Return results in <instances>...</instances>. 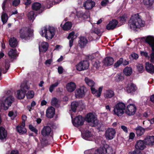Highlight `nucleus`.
<instances>
[{"instance_id": "nucleus-1", "label": "nucleus", "mask_w": 154, "mask_h": 154, "mask_svg": "<svg viewBox=\"0 0 154 154\" xmlns=\"http://www.w3.org/2000/svg\"><path fill=\"white\" fill-rule=\"evenodd\" d=\"M130 28L135 30L144 26V21L141 18L138 14L133 15L129 20Z\"/></svg>"}, {"instance_id": "nucleus-2", "label": "nucleus", "mask_w": 154, "mask_h": 154, "mask_svg": "<svg viewBox=\"0 0 154 154\" xmlns=\"http://www.w3.org/2000/svg\"><path fill=\"white\" fill-rule=\"evenodd\" d=\"M56 33L55 29L53 27L49 26H45L42 28L40 34L42 36L44 37L48 40L51 39L54 37Z\"/></svg>"}, {"instance_id": "nucleus-3", "label": "nucleus", "mask_w": 154, "mask_h": 154, "mask_svg": "<svg viewBox=\"0 0 154 154\" xmlns=\"http://www.w3.org/2000/svg\"><path fill=\"white\" fill-rule=\"evenodd\" d=\"M19 33L21 38L27 40L33 36V32L30 28L24 27L20 29Z\"/></svg>"}, {"instance_id": "nucleus-4", "label": "nucleus", "mask_w": 154, "mask_h": 154, "mask_svg": "<svg viewBox=\"0 0 154 154\" xmlns=\"http://www.w3.org/2000/svg\"><path fill=\"white\" fill-rule=\"evenodd\" d=\"M113 152L112 148L105 143L99 149L95 151L94 154H113Z\"/></svg>"}, {"instance_id": "nucleus-5", "label": "nucleus", "mask_w": 154, "mask_h": 154, "mask_svg": "<svg viewBox=\"0 0 154 154\" xmlns=\"http://www.w3.org/2000/svg\"><path fill=\"white\" fill-rule=\"evenodd\" d=\"M125 104L122 102H119L114 107V114L118 116H121L125 113Z\"/></svg>"}, {"instance_id": "nucleus-6", "label": "nucleus", "mask_w": 154, "mask_h": 154, "mask_svg": "<svg viewBox=\"0 0 154 154\" xmlns=\"http://www.w3.org/2000/svg\"><path fill=\"white\" fill-rule=\"evenodd\" d=\"M20 0H5L2 3V8L3 11H5L6 8H9L11 6L12 4L13 6H17L20 3Z\"/></svg>"}, {"instance_id": "nucleus-7", "label": "nucleus", "mask_w": 154, "mask_h": 154, "mask_svg": "<svg viewBox=\"0 0 154 154\" xmlns=\"http://www.w3.org/2000/svg\"><path fill=\"white\" fill-rule=\"evenodd\" d=\"M89 63L88 60H82L79 62L76 66V68L77 71H80L88 69Z\"/></svg>"}, {"instance_id": "nucleus-8", "label": "nucleus", "mask_w": 154, "mask_h": 154, "mask_svg": "<svg viewBox=\"0 0 154 154\" xmlns=\"http://www.w3.org/2000/svg\"><path fill=\"white\" fill-rule=\"evenodd\" d=\"M116 131L115 129L112 128H108L105 132V136L108 140H111L115 136Z\"/></svg>"}, {"instance_id": "nucleus-9", "label": "nucleus", "mask_w": 154, "mask_h": 154, "mask_svg": "<svg viewBox=\"0 0 154 154\" xmlns=\"http://www.w3.org/2000/svg\"><path fill=\"white\" fill-rule=\"evenodd\" d=\"M136 109V107L134 104H130L127 107L125 113L129 116L134 115L135 113Z\"/></svg>"}, {"instance_id": "nucleus-10", "label": "nucleus", "mask_w": 154, "mask_h": 154, "mask_svg": "<svg viewBox=\"0 0 154 154\" xmlns=\"http://www.w3.org/2000/svg\"><path fill=\"white\" fill-rule=\"evenodd\" d=\"M86 91V88L84 86H82L76 89L75 92L76 97L79 98H81L84 97Z\"/></svg>"}, {"instance_id": "nucleus-11", "label": "nucleus", "mask_w": 154, "mask_h": 154, "mask_svg": "<svg viewBox=\"0 0 154 154\" xmlns=\"http://www.w3.org/2000/svg\"><path fill=\"white\" fill-rule=\"evenodd\" d=\"M97 118L92 113L90 112L87 114L85 117V120L89 123H91V125H92L94 123H96L97 121Z\"/></svg>"}, {"instance_id": "nucleus-12", "label": "nucleus", "mask_w": 154, "mask_h": 154, "mask_svg": "<svg viewBox=\"0 0 154 154\" xmlns=\"http://www.w3.org/2000/svg\"><path fill=\"white\" fill-rule=\"evenodd\" d=\"M84 122V119L82 116H78L76 117L74 121H72L73 125L75 127H78L82 125Z\"/></svg>"}, {"instance_id": "nucleus-13", "label": "nucleus", "mask_w": 154, "mask_h": 154, "mask_svg": "<svg viewBox=\"0 0 154 154\" xmlns=\"http://www.w3.org/2000/svg\"><path fill=\"white\" fill-rule=\"evenodd\" d=\"M145 41L151 47L152 52H154V37L152 36H148L146 38Z\"/></svg>"}, {"instance_id": "nucleus-14", "label": "nucleus", "mask_w": 154, "mask_h": 154, "mask_svg": "<svg viewBox=\"0 0 154 154\" xmlns=\"http://www.w3.org/2000/svg\"><path fill=\"white\" fill-rule=\"evenodd\" d=\"M55 114V109L52 106L49 107L46 111V116L48 118L51 119L53 117Z\"/></svg>"}, {"instance_id": "nucleus-15", "label": "nucleus", "mask_w": 154, "mask_h": 154, "mask_svg": "<svg viewBox=\"0 0 154 154\" xmlns=\"http://www.w3.org/2000/svg\"><path fill=\"white\" fill-rule=\"evenodd\" d=\"M118 21L116 20H112L106 25V29L108 30H112L116 28L118 24Z\"/></svg>"}, {"instance_id": "nucleus-16", "label": "nucleus", "mask_w": 154, "mask_h": 154, "mask_svg": "<svg viewBox=\"0 0 154 154\" xmlns=\"http://www.w3.org/2000/svg\"><path fill=\"white\" fill-rule=\"evenodd\" d=\"M7 136V132L5 128L2 126H0V140L4 142L5 141Z\"/></svg>"}, {"instance_id": "nucleus-17", "label": "nucleus", "mask_w": 154, "mask_h": 154, "mask_svg": "<svg viewBox=\"0 0 154 154\" xmlns=\"http://www.w3.org/2000/svg\"><path fill=\"white\" fill-rule=\"evenodd\" d=\"M145 145L144 140H139L136 142L135 147L136 149L140 150H143L146 147Z\"/></svg>"}, {"instance_id": "nucleus-18", "label": "nucleus", "mask_w": 154, "mask_h": 154, "mask_svg": "<svg viewBox=\"0 0 154 154\" xmlns=\"http://www.w3.org/2000/svg\"><path fill=\"white\" fill-rule=\"evenodd\" d=\"M137 87L136 85L133 83L128 84L126 88V90L128 93L133 94L136 91Z\"/></svg>"}, {"instance_id": "nucleus-19", "label": "nucleus", "mask_w": 154, "mask_h": 154, "mask_svg": "<svg viewBox=\"0 0 154 154\" xmlns=\"http://www.w3.org/2000/svg\"><path fill=\"white\" fill-rule=\"evenodd\" d=\"M146 145L153 146L154 145V136H147L144 140Z\"/></svg>"}, {"instance_id": "nucleus-20", "label": "nucleus", "mask_w": 154, "mask_h": 154, "mask_svg": "<svg viewBox=\"0 0 154 154\" xmlns=\"http://www.w3.org/2000/svg\"><path fill=\"white\" fill-rule=\"evenodd\" d=\"M51 128L48 126L47 125L43 127L42 129L41 133L44 137L49 136L51 132Z\"/></svg>"}, {"instance_id": "nucleus-21", "label": "nucleus", "mask_w": 154, "mask_h": 154, "mask_svg": "<svg viewBox=\"0 0 154 154\" xmlns=\"http://www.w3.org/2000/svg\"><path fill=\"white\" fill-rule=\"evenodd\" d=\"M145 68L146 71L151 74L154 73V66L152 64L149 62L145 63Z\"/></svg>"}, {"instance_id": "nucleus-22", "label": "nucleus", "mask_w": 154, "mask_h": 154, "mask_svg": "<svg viewBox=\"0 0 154 154\" xmlns=\"http://www.w3.org/2000/svg\"><path fill=\"white\" fill-rule=\"evenodd\" d=\"M25 122L21 125H18L16 127L17 131L21 134H23L26 133L27 130L25 128Z\"/></svg>"}, {"instance_id": "nucleus-23", "label": "nucleus", "mask_w": 154, "mask_h": 154, "mask_svg": "<svg viewBox=\"0 0 154 154\" xmlns=\"http://www.w3.org/2000/svg\"><path fill=\"white\" fill-rule=\"evenodd\" d=\"M95 5V2L92 0H88L83 4L84 7L85 9L88 10L92 9Z\"/></svg>"}, {"instance_id": "nucleus-24", "label": "nucleus", "mask_w": 154, "mask_h": 154, "mask_svg": "<svg viewBox=\"0 0 154 154\" xmlns=\"http://www.w3.org/2000/svg\"><path fill=\"white\" fill-rule=\"evenodd\" d=\"M81 135L84 139L88 140H92L93 134L91 132L88 131L86 130L84 133H82Z\"/></svg>"}, {"instance_id": "nucleus-25", "label": "nucleus", "mask_w": 154, "mask_h": 154, "mask_svg": "<svg viewBox=\"0 0 154 154\" xmlns=\"http://www.w3.org/2000/svg\"><path fill=\"white\" fill-rule=\"evenodd\" d=\"M129 64V62L126 60H124L122 58H120L119 60L115 63L114 66L115 67H117L121 64L126 65Z\"/></svg>"}, {"instance_id": "nucleus-26", "label": "nucleus", "mask_w": 154, "mask_h": 154, "mask_svg": "<svg viewBox=\"0 0 154 154\" xmlns=\"http://www.w3.org/2000/svg\"><path fill=\"white\" fill-rule=\"evenodd\" d=\"M76 85L75 83L71 82L67 83L66 85V88L69 92L74 91L76 88Z\"/></svg>"}, {"instance_id": "nucleus-27", "label": "nucleus", "mask_w": 154, "mask_h": 154, "mask_svg": "<svg viewBox=\"0 0 154 154\" xmlns=\"http://www.w3.org/2000/svg\"><path fill=\"white\" fill-rule=\"evenodd\" d=\"M102 87H100L98 90H96L93 87H91V90L92 94H95V96L97 97H99L101 96V93L102 91Z\"/></svg>"}, {"instance_id": "nucleus-28", "label": "nucleus", "mask_w": 154, "mask_h": 154, "mask_svg": "<svg viewBox=\"0 0 154 154\" xmlns=\"http://www.w3.org/2000/svg\"><path fill=\"white\" fill-rule=\"evenodd\" d=\"M88 42V40L85 37H81L80 38V40L79 42V45L81 48H84L85 46Z\"/></svg>"}, {"instance_id": "nucleus-29", "label": "nucleus", "mask_w": 154, "mask_h": 154, "mask_svg": "<svg viewBox=\"0 0 154 154\" xmlns=\"http://www.w3.org/2000/svg\"><path fill=\"white\" fill-rule=\"evenodd\" d=\"M48 42H43L39 46V51L45 53L48 50Z\"/></svg>"}, {"instance_id": "nucleus-30", "label": "nucleus", "mask_w": 154, "mask_h": 154, "mask_svg": "<svg viewBox=\"0 0 154 154\" xmlns=\"http://www.w3.org/2000/svg\"><path fill=\"white\" fill-rule=\"evenodd\" d=\"M125 78L124 74L123 73L120 72L117 73L114 77V80L117 82L122 81Z\"/></svg>"}, {"instance_id": "nucleus-31", "label": "nucleus", "mask_w": 154, "mask_h": 154, "mask_svg": "<svg viewBox=\"0 0 154 154\" xmlns=\"http://www.w3.org/2000/svg\"><path fill=\"white\" fill-rule=\"evenodd\" d=\"M26 91V90H22V89L17 91V97L19 99H23L25 97Z\"/></svg>"}, {"instance_id": "nucleus-32", "label": "nucleus", "mask_w": 154, "mask_h": 154, "mask_svg": "<svg viewBox=\"0 0 154 154\" xmlns=\"http://www.w3.org/2000/svg\"><path fill=\"white\" fill-rule=\"evenodd\" d=\"M114 95V91L111 89L106 90L104 93V96L106 98H112Z\"/></svg>"}, {"instance_id": "nucleus-33", "label": "nucleus", "mask_w": 154, "mask_h": 154, "mask_svg": "<svg viewBox=\"0 0 154 154\" xmlns=\"http://www.w3.org/2000/svg\"><path fill=\"white\" fill-rule=\"evenodd\" d=\"M103 61L105 64L109 66L113 63L114 59L112 57H109L105 58Z\"/></svg>"}, {"instance_id": "nucleus-34", "label": "nucleus", "mask_w": 154, "mask_h": 154, "mask_svg": "<svg viewBox=\"0 0 154 154\" xmlns=\"http://www.w3.org/2000/svg\"><path fill=\"white\" fill-rule=\"evenodd\" d=\"M136 134L137 136H140L143 135L145 131V129L141 126H138L135 129Z\"/></svg>"}, {"instance_id": "nucleus-35", "label": "nucleus", "mask_w": 154, "mask_h": 154, "mask_svg": "<svg viewBox=\"0 0 154 154\" xmlns=\"http://www.w3.org/2000/svg\"><path fill=\"white\" fill-rule=\"evenodd\" d=\"M79 102L77 101H74L71 103V110L75 112H76L77 108L79 105Z\"/></svg>"}, {"instance_id": "nucleus-36", "label": "nucleus", "mask_w": 154, "mask_h": 154, "mask_svg": "<svg viewBox=\"0 0 154 154\" xmlns=\"http://www.w3.org/2000/svg\"><path fill=\"white\" fill-rule=\"evenodd\" d=\"M9 44L12 48H15L17 45V39L14 37L10 38L9 40Z\"/></svg>"}, {"instance_id": "nucleus-37", "label": "nucleus", "mask_w": 154, "mask_h": 154, "mask_svg": "<svg viewBox=\"0 0 154 154\" xmlns=\"http://www.w3.org/2000/svg\"><path fill=\"white\" fill-rule=\"evenodd\" d=\"M132 72V69L130 67H127L123 70V73L126 76H130Z\"/></svg>"}, {"instance_id": "nucleus-38", "label": "nucleus", "mask_w": 154, "mask_h": 154, "mask_svg": "<svg viewBox=\"0 0 154 154\" xmlns=\"http://www.w3.org/2000/svg\"><path fill=\"white\" fill-rule=\"evenodd\" d=\"M5 11H6L5 9V11H3L1 16V20L3 24L7 22L8 19V15L6 13H5Z\"/></svg>"}, {"instance_id": "nucleus-39", "label": "nucleus", "mask_w": 154, "mask_h": 154, "mask_svg": "<svg viewBox=\"0 0 154 154\" xmlns=\"http://www.w3.org/2000/svg\"><path fill=\"white\" fill-rule=\"evenodd\" d=\"M85 81L86 83L88 86L91 87L94 86L95 83L92 80L87 77H86L85 79Z\"/></svg>"}, {"instance_id": "nucleus-40", "label": "nucleus", "mask_w": 154, "mask_h": 154, "mask_svg": "<svg viewBox=\"0 0 154 154\" xmlns=\"http://www.w3.org/2000/svg\"><path fill=\"white\" fill-rule=\"evenodd\" d=\"M72 26L71 22H66L62 26V28L64 30H68L70 29Z\"/></svg>"}, {"instance_id": "nucleus-41", "label": "nucleus", "mask_w": 154, "mask_h": 154, "mask_svg": "<svg viewBox=\"0 0 154 154\" xmlns=\"http://www.w3.org/2000/svg\"><path fill=\"white\" fill-rule=\"evenodd\" d=\"M41 7V4L38 2H37L34 3L32 6V9L36 11H37L40 9Z\"/></svg>"}, {"instance_id": "nucleus-42", "label": "nucleus", "mask_w": 154, "mask_h": 154, "mask_svg": "<svg viewBox=\"0 0 154 154\" xmlns=\"http://www.w3.org/2000/svg\"><path fill=\"white\" fill-rule=\"evenodd\" d=\"M127 19V16L126 14H124L120 16L119 17V22L121 23V25L125 23Z\"/></svg>"}, {"instance_id": "nucleus-43", "label": "nucleus", "mask_w": 154, "mask_h": 154, "mask_svg": "<svg viewBox=\"0 0 154 154\" xmlns=\"http://www.w3.org/2000/svg\"><path fill=\"white\" fill-rule=\"evenodd\" d=\"M154 2V0H143L144 5L148 7L152 6Z\"/></svg>"}, {"instance_id": "nucleus-44", "label": "nucleus", "mask_w": 154, "mask_h": 154, "mask_svg": "<svg viewBox=\"0 0 154 154\" xmlns=\"http://www.w3.org/2000/svg\"><path fill=\"white\" fill-rule=\"evenodd\" d=\"M40 140L41 143V148H43L44 146L47 145L48 141L47 139L45 137H43Z\"/></svg>"}, {"instance_id": "nucleus-45", "label": "nucleus", "mask_w": 154, "mask_h": 154, "mask_svg": "<svg viewBox=\"0 0 154 154\" xmlns=\"http://www.w3.org/2000/svg\"><path fill=\"white\" fill-rule=\"evenodd\" d=\"M16 50L11 49L10 51L8 52V55L11 58H14L16 57Z\"/></svg>"}, {"instance_id": "nucleus-46", "label": "nucleus", "mask_w": 154, "mask_h": 154, "mask_svg": "<svg viewBox=\"0 0 154 154\" xmlns=\"http://www.w3.org/2000/svg\"><path fill=\"white\" fill-rule=\"evenodd\" d=\"M77 16L79 18H82L83 19H87L88 18L87 16L82 11H80L77 13Z\"/></svg>"}, {"instance_id": "nucleus-47", "label": "nucleus", "mask_w": 154, "mask_h": 154, "mask_svg": "<svg viewBox=\"0 0 154 154\" xmlns=\"http://www.w3.org/2000/svg\"><path fill=\"white\" fill-rule=\"evenodd\" d=\"M96 122V123H94L92 125V126L97 127L98 130H100L103 127V125L102 123L101 122L99 123L98 119H97V121Z\"/></svg>"}, {"instance_id": "nucleus-48", "label": "nucleus", "mask_w": 154, "mask_h": 154, "mask_svg": "<svg viewBox=\"0 0 154 154\" xmlns=\"http://www.w3.org/2000/svg\"><path fill=\"white\" fill-rule=\"evenodd\" d=\"M34 95V92L32 91H30L28 92L26 96L28 99H31L33 97Z\"/></svg>"}, {"instance_id": "nucleus-49", "label": "nucleus", "mask_w": 154, "mask_h": 154, "mask_svg": "<svg viewBox=\"0 0 154 154\" xmlns=\"http://www.w3.org/2000/svg\"><path fill=\"white\" fill-rule=\"evenodd\" d=\"M58 102V100L56 97H53L51 100V105L53 106H56Z\"/></svg>"}, {"instance_id": "nucleus-50", "label": "nucleus", "mask_w": 154, "mask_h": 154, "mask_svg": "<svg viewBox=\"0 0 154 154\" xmlns=\"http://www.w3.org/2000/svg\"><path fill=\"white\" fill-rule=\"evenodd\" d=\"M137 67V70L140 72L142 73L143 72L144 67L142 64H138Z\"/></svg>"}, {"instance_id": "nucleus-51", "label": "nucleus", "mask_w": 154, "mask_h": 154, "mask_svg": "<svg viewBox=\"0 0 154 154\" xmlns=\"http://www.w3.org/2000/svg\"><path fill=\"white\" fill-rule=\"evenodd\" d=\"M29 129L32 131L34 132L36 134H38V131L32 125H29Z\"/></svg>"}, {"instance_id": "nucleus-52", "label": "nucleus", "mask_w": 154, "mask_h": 154, "mask_svg": "<svg viewBox=\"0 0 154 154\" xmlns=\"http://www.w3.org/2000/svg\"><path fill=\"white\" fill-rule=\"evenodd\" d=\"M92 32L96 34L98 36L101 35L100 31L99 29L94 28L93 29V30L92 31Z\"/></svg>"}, {"instance_id": "nucleus-53", "label": "nucleus", "mask_w": 154, "mask_h": 154, "mask_svg": "<svg viewBox=\"0 0 154 154\" xmlns=\"http://www.w3.org/2000/svg\"><path fill=\"white\" fill-rule=\"evenodd\" d=\"M129 58L131 60L134 59L136 60L138 58V55L136 53H133L129 56Z\"/></svg>"}, {"instance_id": "nucleus-54", "label": "nucleus", "mask_w": 154, "mask_h": 154, "mask_svg": "<svg viewBox=\"0 0 154 154\" xmlns=\"http://www.w3.org/2000/svg\"><path fill=\"white\" fill-rule=\"evenodd\" d=\"M20 87V89H22V90H26V89H28V86L27 85V83L24 82L21 83Z\"/></svg>"}, {"instance_id": "nucleus-55", "label": "nucleus", "mask_w": 154, "mask_h": 154, "mask_svg": "<svg viewBox=\"0 0 154 154\" xmlns=\"http://www.w3.org/2000/svg\"><path fill=\"white\" fill-rule=\"evenodd\" d=\"M128 154H142L140 150L135 149L133 152H130Z\"/></svg>"}, {"instance_id": "nucleus-56", "label": "nucleus", "mask_w": 154, "mask_h": 154, "mask_svg": "<svg viewBox=\"0 0 154 154\" xmlns=\"http://www.w3.org/2000/svg\"><path fill=\"white\" fill-rule=\"evenodd\" d=\"M75 33L74 32L72 31L71 32H70L69 34L68 37L67 38L69 39H74L75 38H74V37L75 36Z\"/></svg>"}, {"instance_id": "nucleus-57", "label": "nucleus", "mask_w": 154, "mask_h": 154, "mask_svg": "<svg viewBox=\"0 0 154 154\" xmlns=\"http://www.w3.org/2000/svg\"><path fill=\"white\" fill-rule=\"evenodd\" d=\"M150 57V61L154 64V52H152L149 55Z\"/></svg>"}, {"instance_id": "nucleus-58", "label": "nucleus", "mask_w": 154, "mask_h": 154, "mask_svg": "<svg viewBox=\"0 0 154 154\" xmlns=\"http://www.w3.org/2000/svg\"><path fill=\"white\" fill-rule=\"evenodd\" d=\"M140 54L141 56H144L146 58H149V57L148 55V53L146 51H140Z\"/></svg>"}, {"instance_id": "nucleus-59", "label": "nucleus", "mask_w": 154, "mask_h": 154, "mask_svg": "<svg viewBox=\"0 0 154 154\" xmlns=\"http://www.w3.org/2000/svg\"><path fill=\"white\" fill-rule=\"evenodd\" d=\"M35 13L33 11H30L28 14V17L31 19H32L34 17Z\"/></svg>"}, {"instance_id": "nucleus-60", "label": "nucleus", "mask_w": 154, "mask_h": 154, "mask_svg": "<svg viewBox=\"0 0 154 154\" xmlns=\"http://www.w3.org/2000/svg\"><path fill=\"white\" fill-rule=\"evenodd\" d=\"M108 2V0H103L101 2L100 4L102 6H106Z\"/></svg>"}, {"instance_id": "nucleus-61", "label": "nucleus", "mask_w": 154, "mask_h": 154, "mask_svg": "<svg viewBox=\"0 0 154 154\" xmlns=\"http://www.w3.org/2000/svg\"><path fill=\"white\" fill-rule=\"evenodd\" d=\"M135 134L133 132H131L129 135V139H133L135 137Z\"/></svg>"}, {"instance_id": "nucleus-62", "label": "nucleus", "mask_w": 154, "mask_h": 154, "mask_svg": "<svg viewBox=\"0 0 154 154\" xmlns=\"http://www.w3.org/2000/svg\"><path fill=\"white\" fill-rule=\"evenodd\" d=\"M121 128L125 133H128V129L124 125H122L121 126Z\"/></svg>"}, {"instance_id": "nucleus-63", "label": "nucleus", "mask_w": 154, "mask_h": 154, "mask_svg": "<svg viewBox=\"0 0 154 154\" xmlns=\"http://www.w3.org/2000/svg\"><path fill=\"white\" fill-rule=\"evenodd\" d=\"M63 69L62 66H60L58 67V71L59 74H61L63 72Z\"/></svg>"}, {"instance_id": "nucleus-64", "label": "nucleus", "mask_w": 154, "mask_h": 154, "mask_svg": "<svg viewBox=\"0 0 154 154\" xmlns=\"http://www.w3.org/2000/svg\"><path fill=\"white\" fill-rule=\"evenodd\" d=\"M10 63L8 62H6L5 66V68L8 69V70L10 67Z\"/></svg>"}]
</instances>
